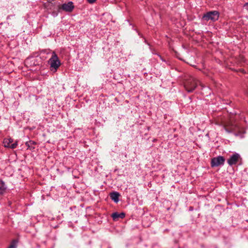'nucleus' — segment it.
<instances>
[{
  "label": "nucleus",
  "mask_w": 248,
  "mask_h": 248,
  "mask_svg": "<svg viewBox=\"0 0 248 248\" xmlns=\"http://www.w3.org/2000/svg\"><path fill=\"white\" fill-rule=\"evenodd\" d=\"M42 52L46 54H51V56L48 61V62L50 65L51 70L54 69L56 71L60 66L61 62L55 52L53 51L51 53L49 50H44Z\"/></svg>",
  "instance_id": "nucleus-1"
},
{
  "label": "nucleus",
  "mask_w": 248,
  "mask_h": 248,
  "mask_svg": "<svg viewBox=\"0 0 248 248\" xmlns=\"http://www.w3.org/2000/svg\"><path fill=\"white\" fill-rule=\"evenodd\" d=\"M198 80L194 77H191L185 83V88L188 93L193 92L198 84Z\"/></svg>",
  "instance_id": "nucleus-2"
},
{
  "label": "nucleus",
  "mask_w": 248,
  "mask_h": 248,
  "mask_svg": "<svg viewBox=\"0 0 248 248\" xmlns=\"http://www.w3.org/2000/svg\"><path fill=\"white\" fill-rule=\"evenodd\" d=\"M219 16V14L217 11H210L203 15L202 19L206 21L211 20L214 22L218 20Z\"/></svg>",
  "instance_id": "nucleus-3"
},
{
  "label": "nucleus",
  "mask_w": 248,
  "mask_h": 248,
  "mask_svg": "<svg viewBox=\"0 0 248 248\" xmlns=\"http://www.w3.org/2000/svg\"><path fill=\"white\" fill-rule=\"evenodd\" d=\"M225 130L228 133H236L239 130V126L234 123H229L224 126Z\"/></svg>",
  "instance_id": "nucleus-4"
},
{
  "label": "nucleus",
  "mask_w": 248,
  "mask_h": 248,
  "mask_svg": "<svg viewBox=\"0 0 248 248\" xmlns=\"http://www.w3.org/2000/svg\"><path fill=\"white\" fill-rule=\"evenodd\" d=\"M225 162V158L222 156H218L212 159L211 164L212 167L223 165Z\"/></svg>",
  "instance_id": "nucleus-5"
},
{
  "label": "nucleus",
  "mask_w": 248,
  "mask_h": 248,
  "mask_svg": "<svg viewBox=\"0 0 248 248\" xmlns=\"http://www.w3.org/2000/svg\"><path fill=\"white\" fill-rule=\"evenodd\" d=\"M74 5L72 2L69 1L67 3H64L61 5L59 8L60 10H62L64 11L67 12H71L74 9Z\"/></svg>",
  "instance_id": "nucleus-6"
},
{
  "label": "nucleus",
  "mask_w": 248,
  "mask_h": 248,
  "mask_svg": "<svg viewBox=\"0 0 248 248\" xmlns=\"http://www.w3.org/2000/svg\"><path fill=\"white\" fill-rule=\"evenodd\" d=\"M240 157L239 154H235L232 155L228 160L227 162L230 166L235 165L237 163Z\"/></svg>",
  "instance_id": "nucleus-7"
},
{
  "label": "nucleus",
  "mask_w": 248,
  "mask_h": 248,
  "mask_svg": "<svg viewBox=\"0 0 248 248\" xmlns=\"http://www.w3.org/2000/svg\"><path fill=\"white\" fill-rule=\"evenodd\" d=\"M111 217L114 221H116L119 218H123L125 217L124 213H118L117 212L113 213Z\"/></svg>",
  "instance_id": "nucleus-8"
},
{
  "label": "nucleus",
  "mask_w": 248,
  "mask_h": 248,
  "mask_svg": "<svg viewBox=\"0 0 248 248\" xmlns=\"http://www.w3.org/2000/svg\"><path fill=\"white\" fill-rule=\"evenodd\" d=\"M120 194L117 192H113L110 194V198L115 202H118L119 201V197Z\"/></svg>",
  "instance_id": "nucleus-9"
},
{
  "label": "nucleus",
  "mask_w": 248,
  "mask_h": 248,
  "mask_svg": "<svg viewBox=\"0 0 248 248\" xmlns=\"http://www.w3.org/2000/svg\"><path fill=\"white\" fill-rule=\"evenodd\" d=\"M13 142V140L11 138L4 139L3 140V144L5 147L9 148L11 143Z\"/></svg>",
  "instance_id": "nucleus-10"
},
{
  "label": "nucleus",
  "mask_w": 248,
  "mask_h": 248,
  "mask_svg": "<svg viewBox=\"0 0 248 248\" xmlns=\"http://www.w3.org/2000/svg\"><path fill=\"white\" fill-rule=\"evenodd\" d=\"M6 189V187L5 186L4 182L2 180H0V194H3L4 193Z\"/></svg>",
  "instance_id": "nucleus-11"
},
{
  "label": "nucleus",
  "mask_w": 248,
  "mask_h": 248,
  "mask_svg": "<svg viewBox=\"0 0 248 248\" xmlns=\"http://www.w3.org/2000/svg\"><path fill=\"white\" fill-rule=\"evenodd\" d=\"M18 243V240L16 239H14L12 241L10 246L8 248H16V245Z\"/></svg>",
  "instance_id": "nucleus-12"
},
{
  "label": "nucleus",
  "mask_w": 248,
  "mask_h": 248,
  "mask_svg": "<svg viewBox=\"0 0 248 248\" xmlns=\"http://www.w3.org/2000/svg\"><path fill=\"white\" fill-rule=\"evenodd\" d=\"M17 145V142H15V143H14L13 144H11L9 147L11 149H15Z\"/></svg>",
  "instance_id": "nucleus-13"
},
{
  "label": "nucleus",
  "mask_w": 248,
  "mask_h": 248,
  "mask_svg": "<svg viewBox=\"0 0 248 248\" xmlns=\"http://www.w3.org/2000/svg\"><path fill=\"white\" fill-rule=\"evenodd\" d=\"M96 1V0H87V1L90 4L94 3Z\"/></svg>",
  "instance_id": "nucleus-14"
},
{
  "label": "nucleus",
  "mask_w": 248,
  "mask_h": 248,
  "mask_svg": "<svg viewBox=\"0 0 248 248\" xmlns=\"http://www.w3.org/2000/svg\"><path fill=\"white\" fill-rule=\"evenodd\" d=\"M29 143H30L31 144H35V142L32 141H30L29 143H28V142H27V143H26V145H27V146H29Z\"/></svg>",
  "instance_id": "nucleus-15"
},
{
  "label": "nucleus",
  "mask_w": 248,
  "mask_h": 248,
  "mask_svg": "<svg viewBox=\"0 0 248 248\" xmlns=\"http://www.w3.org/2000/svg\"><path fill=\"white\" fill-rule=\"evenodd\" d=\"M244 7L247 9V10H248V3H246L244 4Z\"/></svg>",
  "instance_id": "nucleus-16"
},
{
  "label": "nucleus",
  "mask_w": 248,
  "mask_h": 248,
  "mask_svg": "<svg viewBox=\"0 0 248 248\" xmlns=\"http://www.w3.org/2000/svg\"><path fill=\"white\" fill-rule=\"evenodd\" d=\"M11 16V15H9V16H8L7 17V19H10V17H11V16Z\"/></svg>",
  "instance_id": "nucleus-17"
}]
</instances>
